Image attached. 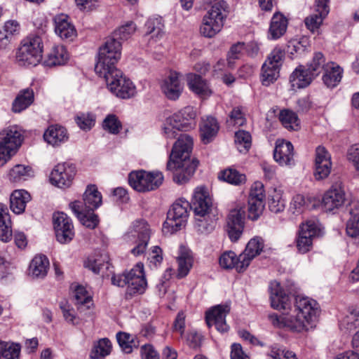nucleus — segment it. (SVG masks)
<instances>
[{
  "label": "nucleus",
  "mask_w": 359,
  "mask_h": 359,
  "mask_svg": "<svg viewBox=\"0 0 359 359\" xmlns=\"http://www.w3.org/2000/svg\"><path fill=\"white\" fill-rule=\"evenodd\" d=\"M294 148L291 142L278 140L273 151L274 160L281 166H291L294 164Z\"/></svg>",
  "instance_id": "22"
},
{
  "label": "nucleus",
  "mask_w": 359,
  "mask_h": 359,
  "mask_svg": "<svg viewBox=\"0 0 359 359\" xmlns=\"http://www.w3.org/2000/svg\"><path fill=\"white\" fill-rule=\"evenodd\" d=\"M49 266V260L46 256L36 255L30 263L29 273L34 277L43 278L48 273Z\"/></svg>",
  "instance_id": "33"
},
{
  "label": "nucleus",
  "mask_w": 359,
  "mask_h": 359,
  "mask_svg": "<svg viewBox=\"0 0 359 359\" xmlns=\"http://www.w3.org/2000/svg\"><path fill=\"white\" fill-rule=\"evenodd\" d=\"M43 138L48 144L57 147L67 142L69 136L65 128L59 125H52L44 133Z\"/></svg>",
  "instance_id": "28"
},
{
  "label": "nucleus",
  "mask_w": 359,
  "mask_h": 359,
  "mask_svg": "<svg viewBox=\"0 0 359 359\" xmlns=\"http://www.w3.org/2000/svg\"><path fill=\"white\" fill-rule=\"evenodd\" d=\"M321 234L319 224L314 220H308L299 226V236L297 238V248L299 252L305 254L313 247V239Z\"/></svg>",
  "instance_id": "13"
},
{
  "label": "nucleus",
  "mask_w": 359,
  "mask_h": 359,
  "mask_svg": "<svg viewBox=\"0 0 359 359\" xmlns=\"http://www.w3.org/2000/svg\"><path fill=\"white\" fill-rule=\"evenodd\" d=\"M116 339L122 351L126 353H132L133 348L138 346V342L135 340L133 336L126 332H118Z\"/></svg>",
  "instance_id": "47"
},
{
  "label": "nucleus",
  "mask_w": 359,
  "mask_h": 359,
  "mask_svg": "<svg viewBox=\"0 0 359 359\" xmlns=\"http://www.w3.org/2000/svg\"><path fill=\"white\" fill-rule=\"evenodd\" d=\"M189 205L195 215L203 217L210 214L212 206V198L204 187H197L194 192Z\"/></svg>",
  "instance_id": "19"
},
{
  "label": "nucleus",
  "mask_w": 359,
  "mask_h": 359,
  "mask_svg": "<svg viewBox=\"0 0 359 359\" xmlns=\"http://www.w3.org/2000/svg\"><path fill=\"white\" fill-rule=\"evenodd\" d=\"M29 194L25 190L14 191L10 198V208L15 214L25 211L26 203L30 200Z\"/></svg>",
  "instance_id": "34"
},
{
  "label": "nucleus",
  "mask_w": 359,
  "mask_h": 359,
  "mask_svg": "<svg viewBox=\"0 0 359 359\" xmlns=\"http://www.w3.org/2000/svg\"><path fill=\"white\" fill-rule=\"evenodd\" d=\"M343 325L349 330L359 327V308L352 309L342 320Z\"/></svg>",
  "instance_id": "57"
},
{
  "label": "nucleus",
  "mask_w": 359,
  "mask_h": 359,
  "mask_svg": "<svg viewBox=\"0 0 359 359\" xmlns=\"http://www.w3.org/2000/svg\"><path fill=\"white\" fill-rule=\"evenodd\" d=\"M195 216V228L199 233L208 234L215 229L216 220L212 218L210 214H206L203 217Z\"/></svg>",
  "instance_id": "41"
},
{
  "label": "nucleus",
  "mask_w": 359,
  "mask_h": 359,
  "mask_svg": "<svg viewBox=\"0 0 359 359\" xmlns=\"http://www.w3.org/2000/svg\"><path fill=\"white\" fill-rule=\"evenodd\" d=\"M287 27V20L286 18L279 13H274L269 27V37L273 40L279 39L285 33Z\"/></svg>",
  "instance_id": "32"
},
{
  "label": "nucleus",
  "mask_w": 359,
  "mask_h": 359,
  "mask_svg": "<svg viewBox=\"0 0 359 359\" xmlns=\"http://www.w3.org/2000/svg\"><path fill=\"white\" fill-rule=\"evenodd\" d=\"M83 203L85 208L88 211H93L97 209L102 203V195L97 191L95 185H88L83 194Z\"/></svg>",
  "instance_id": "35"
},
{
  "label": "nucleus",
  "mask_w": 359,
  "mask_h": 359,
  "mask_svg": "<svg viewBox=\"0 0 359 359\" xmlns=\"http://www.w3.org/2000/svg\"><path fill=\"white\" fill-rule=\"evenodd\" d=\"M235 144L241 153H247L251 147L250 134L245 130H238L235 133Z\"/></svg>",
  "instance_id": "48"
},
{
  "label": "nucleus",
  "mask_w": 359,
  "mask_h": 359,
  "mask_svg": "<svg viewBox=\"0 0 359 359\" xmlns=\"http://www.w3.org/2000/svg\"><path fill=\"white\" fill-rule=\"evenodd\" d=\"M244 46V43L238 42L231 47L227 57L228 65L230 68L233 67L235 60L240 57Z\"/></svg>",
  "instance_id": "62"
},
{
  "label": "nucleus",
  "mask_w": 359,
  "mask_h": 359,
  "mask_svg": "<svg viewBox=\"0 0 359 359\" xmlns=\"http://www.w3.org/2000/svg\"><path fill=\"white\" fill-rule=\"evenodd\" d=\"M245 114L241 107H234L229 115L227 123L230 126H243L245 123Z\"/></svg>",
  "instance_id": "59"
},
{
  "label": "nucleus",
  "mask_w": 359,
  "mask_h": 359,
  "mask_svg": "<svg viewBox=\"0 0 359 359\" xmlns=\"http://www.w3.org/2000/svg\"><path fill=\"white\" fill-rule=\"evenodd\" d=\"M146 33L151 34V37L158 38L162 34L163 25L161 18H151L146 24Z\"/></svg>",
  "instance_id": "54"
},
{
  "label": "nucleus",
  "mask_w": 359,
  "mask_h": 359,
  "mask_svg": "<svg viewBox=\"0 0 359 359\" xmlns=\"http://www.w3.org/2000/svg\"><path fill=\"white\" fill-rule=\"evenodd\" d=\"M346 200L343 183L337 181L327 190L322 198L321 205L326 212H332L342 207Z\"/></svg>",
  "instance_id": "14"
},
{
  "label": "nucleus",
  "mask_w": 359,
  "mask_h": 359,
  "mask_svg": "<svg viewBox=\"0 0 359 359\" xmlns=\"http://www.w3.org/2000/svg\"><path fill=\"white\" fill-rule=\"evenodd\" d=\"M325 60L323 55L320 53H316L313 60L308 65V71L312 74L313 77L319 75L322 70L325 71Z\"/></svg>",
  "instance_id": "50"
},
{
  "label": "nucleus",
  "mask_w": 359,
  "mask_h": 359,
  "mask_svg": "<svg viewBox=\"0 0 359 359\" xmlns=\"http://www.w3.org/2000/svg\"><path fill=\"white\" fill-rule=\"evenodd\" d=\"M192 147L193 139L185 133L180 135L172 147L167 169L175 170L173 180L178 184L187 183L198 167V161L190 158Z\"/></svg>",
  "instance_id": "2"
},
{
  "label": "nucleus",
  "mask_w": 359,
  "mask_h": 359,
  "mask_svg": "<svg viewBox=\"0 0 359 359\" xmlns=\"http://www.w3.org/2000/svg\"><path fill=\"white\" fill-rule=\"evenodd\" d=\"M76 170L72 163H58L52 170L50 176L51 183L59 188L69 187L76 175Z\"/></svg>",
  "instance_id": "15"
},
{
  "label": "nucleus",
  "mask_w": 359,
  "mask_h": 359,
  "mask_svg": "<svg viewBox=\"0 0 359 359\" xmlns=\"http://www.w3.org/2000/svg\"><path fill=\"white\" fill-rule=\"evenodd\" d=\"M53 219L57 241L62 244L70 242L74 236L71 219L64 212H57Z\"/></svg>",
  "instance_id": "16"
},
{
  "label": "nucleus",
  "mask_w": 359,
  "mask_h": 359,
  "mask_svg": "<svg viewBox=\"0 0 359 359\" xmlns=\"http://www.w3.org/2000/svg\"><path fill=\"white\" fill-rule=\"evenodd\" d=\"M69 206L81 223L90 229H95L98 223L97 215L90 211L83 209V206L79 201H74L69 204Z\"/></svg>",
  "instance_id": "27"
},
{
  "label": "nucleus",
  "mask_w": 359,
  "mask_h": 359,
  "mask_svg": "<svg viewBox=\"0 0 359 359\" xmlns=\"http://www.w3.org/2000/svg\"><path fill=\"white\" fill-rule=\"evenodd\" d=\"M228 6L224 0L215 2L203 17L200 32L205 37L211 38L222 29Z\"/></svg>",
  "instance_id": "6"
},
{
  "label": "nucleus",
  "mask_w": 359,
  "mask_h": 359,
  "mask_svg": "<svg viewBox=\"0 0 359 359\" xmlns=\"http://www.w3.org/2000/svg\"><path fill=\"white\" fill-rule=\"evenodd\" d=\"M332 169L331 155L323 147L318 146L316 149L314 176L316 180H323L328 177Z\"/></svg>",
  "instance_id": "21"
},
{
  "label": "nucleus",
  "mask_w": 359,
  "mask_h": 359,
  "mask_svg": "<svg viewBox=\"0 0 359 359\" xmlns=\"http://www.w3.org/2000/svg\"><path fill=\"white\" fill-rule=\"evenodd\" d=\"M310 46L309 38L302 36L290 40L287 44V51L290 55H301L308 51Z\"/></svg>",
  "instance_id": "42"
},
{
  "label": "nucleus",
  "mask_w": 359,
  "mask_h": 359,
  "mask_svg": "<svg viewBox=\"0 0 359 359\" xmlns=\"http://www.w3.org/2000/svg\"><path fill=\"white\" fill-rule=\"evenodd\" d=\"M325 17L318 13H313L306 17L304 20L305 25L308 29L314 32L318 30Z\"/></svg>",
  "instance_id": "63"
},
{
  "label": "nucleus",
  "mask_w": 359,
  "mask_h": 359,
  "mask_svg": "<svg viewBox=\"0 0 359 359\" xmlns=\"http://www.w3.org/2000/svg\"><path fill=\"white\" fill-rule=\"evenodd\" d=\"M219 178L229 184L235 185L243 184L246 180V177L244 174H242L233 168H228L222 171L219 175Z\"/></svg>",
  "instance_id": "46"
},
{
  "label": "nucleus",
  "mask_w": 359,
  "mask_h": 359,
  "mask_svg": "<svg viewBox=\"0 0 359 359\" xmlns=\"http://www.w3.org/2000/svg\"><path fill=\"white\" fill-rule=\"evenodd\" d=\"M313 76L304 66L299 65L291 74L290 82L293 88L307 87L313 79Z\"/></svg>",
  "instance_id": "30"
},
{
  "label": "nucleus",
  "mask_w": 359,
  "mask_h": 359,
  "mask_svg": "<svg viewBox=\"0 0 359 359\" xmlns=\"http://www.w3.org/2000/svg\"><path fill=\"white\" fill-rule=\"evenodd\" d=\"M180 76L179 73L172 72L161 85L163 93L169 100H177L182 93L183 84L180 79Z\"/></svg>",
  "instance_id": "25"
},
{
  "label": "nucleus",
  "mask_w": 359,
  "mask_h": 359,
  "mask_svg": "<svg viewBox=\"0 0 359 359\" xmlns=\"http://www.w3.org/2000/svg\"><path fill=\"white\" fill-rule=\"evenodd\" d=\"M106 81L109 91L116 97L122 99H128L135 95V87L133 82L122 72L116 69L106 72V74H99Z\"/></svg>",
  "instance_id": "10"
},
{
  "label": "nucleus",
  "mask_w": 359,
  "mask_h": 359,
  "mask_svg": "<svg viewBox=\"0 0 359 359\" xmlns=\"http://www.w3.org/2000/svg\"><path fill=\"white\" fill-rule=\"evenodd\" d=\"M230 308L227 305H217L206 312L205 321L209 327L215 326L220 332H227L229 326L226 323V316Z\"/></svg>",
  "instance_id": "20"
},
{
  "label": "nucleus",
  "mask_w": 359,
  "mask_h": 359,
  "mask_svg": "<svg viewBox=\"0 0 359 359\" xmlns=\"http://www.w3.org/2000/svg\"><path fill=\"white\" fill-rule=\"evenodd\" d=\"M279 68L263 64L262 67L261 82L263 86H269L279 77Z\"/></svg>",
  "instance_id": "44"
},
{
  "label": "nucleus",
  "mask_w": 359,
  "mask_h": 359,
  "mask_svg": "<svg viewBox=\"0 0 359 359\" xmlns=\"http://www.w3.org/2000/svg\"><path fill=\"white\" fill-rule=\"evenodd\" d=\"M295 311H297L312 328L316 327L320 312L316 301L309 297H297L295 299Z\"/></svg>",
  "instance_id": "18"
},
{
  "label": "nucleus",
  "mask_w": 359,
  "mask_h": 359,
  "mask_svg": "<svg viewBox=\"0 0 359 359\" xmlns=\"http://www.w3.org/2000/svg\"><path fill=\"white\" fill-rule=\"evenodd\" d=\"M347 158L359 170V144H355L348 149Z\"/></svg>",
  "instance_id": "64"
},
{
  "label": "nucleus",
  "mask_w": 359,
  "mask_h": 359,
  "mask_svg": "<svg viewBox=\"0 0 359 359\" xmlns=\"http://www.w3.org/2000/svg\"><path fill=\"white\" fill-rule=\"evenodd\" d=\"M187 86L190 90L201 98L209 97L212 94L208 81L200 75L189 73L186 76Z\"/></svg>",
  "instance_id": "26"
},
{
  "label": "nucleus",
  "mask_w": 359,
  "mask_h": 359,
  "mask_svg": "<svg viewBox=\"0 0 359 359\" xmlns=\"http://www.w3.org/2000/svg\"><path fill=\"white\" fill-rule=\"evenodd\" d=\"M75 121L78 126L83 130L91 129L95 124V117L90 113L79 114L76 116Z\"/></svg>",
  "instance_id": "60"
},
{
  "label": "nucleus",
  "mask_w": 359,
  "mask_h": 359,
  "mask_svg": "<svg viewBox=\"0 0 359 359\" xmlns=\"http://www.w3.org/2000/svg\"><path fill=\"white\" fill-rule=\"evenodd\" d=\"M60 308L62 310L65 320L70 324L76 325L79 319L76 316L74 309L67 302H61Z\"/></svg>",
  "instance_id": "61"
},
{
  "label": "nucleus",
  "mask_w": 359,
  "mask_h": 359,
  "mask_svg": "<svg viewBox=\"0 0 359 359\" xmlns=\"http://www.w3.org/2000/svg\"><path fill=\"white\" fill-rule=\"evenodd\" d=\"M43 42L41 36L31 35L19 48L16 58L20 65L36 66L42 60Z\"/></svg>",
  "instance_id": "11"
},
{
  "label": "nucleus",
  "mask_w": 359,
  "mask_h": 359,
  "mask_svg": "<svg viewBox=\"0 0 359 359\" xmlns=\"http://www.w3.org/2000/svg\"><path fill=\"white\" fill-rule=\"evenodd\" d=\"M267 355L271 359H298L294 352L277 346H271Z\"/></svg>",
  "instance_id": "55"
},
{
  "label": "nucleus",
  "mask_w": 359,
  "mask_h": 359,
  "mask_svg": "<svg viewBox=\"0 0 359 359\" xmlns=\"http://www.w3.org/2000/svg\"><path fill=\"white\" fill-rule=\"evenodd\" d=\"M245 213V208L243 205H237L229 212L227 217L226 231L232 242H236L243 233Z\"/></svg>",
  "instance_id": "17"
},
{
  "label": "nucleus",
  "mask_w": 359,
  "mask_h": 359,
  "mask_svg": "<svg viewBox=\"0 0 359 359\" xmlns=\"http://www.w3.org/2000/svg\"><path fill=\"white\" fill-rule=\"evenodd\" d=\"M283 126L292 130H297L299 128V119L295 112L290 109H283L278 116Z\"/></svg>",
  "instance_id": "39"
},
{
  "label": "nucleus",
  "mask_w": 359,
  "mask_h": 359,
  "mask_svg": "<svg viewBox=\"0 0 359 359\" xmlns=\"http://www.w3.org/2000/svg\"><path fill=\"white\" fill-rule=\"evenodd\" d=\"M161 172L133 171L129 174L130 185L136 191L146 192L157 189L163 182Z\"/></svg>",
  "instance_id": "12"
},
{
  "label": "nucleus",
  "mask_w": 359,
  "mask_h": 359,
  "mask_svg": "<svg viewBox=\"0 0 359 359\" xmlns=\"http://www.w3.org/2000/svg\"><path fill=\"white\" fill-rule=\"evenodd\" d=\"M111 283L118 287L127 286L125 294L126 299L143 294L147 287L143 264L138 263L130 271L113 276Z\"/></svg>",
  "instance_id": "3"
},
{
  "label": "nucleus",
  "mask_w": 359,
  "mask_h": 359,
  "mask_svg": "<svg viewBox=\"0 0 359 359\" xmlns=\"http://www.w3.org/2000/svg\"><path fill=\"white\" fill-rule=\"evenodd\" d=\"M343 69L336 63L330 62L325 67L323 81L327 88H334L341 81Z\"/></svg>",
  "instance_id": "29"
},
{
  "label": "nucleus",
  "mask_w": 359,
  "mask_h": 359,
  "mask_svg": "<svg viewBox=\"0 0 359 359\" xmlns=\"http://www.w3.org/2000/svg\"><path fill=\"white\" fill-rule=\"evenodd\" d=\"M111 351V343L104 338L97 341L91 351L90 357L91 359H100L109 355Z\"/></svg>",
  "instance_id": "43"
},
{
  "label": "nucleus",
  "mask_w": 359,
  "mask_h": 359,
  "mask_svg": "<svg viewBox=\"0 0 359 359\" xmlns=\"http://www.w3.org/2000/svg\"><path fill=\"white\" fill-rule=\"evenodd\" d=\"M219 130L217 120L212 116L203 119L200 126L201 140L204 144L210 143Z\"/></svg>",
  "instance_id": "31"
},
{
  "label": "nucleus",
  "mask_w": 359,
  "mask_h": 359,
  "mask_svg": "<svg viewBox=\"0 0 359 359\" xmlns=\"http://www.w3.org/2000/svg\"><path fill=\"white\" fill-rule=\"evenodd\" d=\"M103 128L110 133L117 134L121 128V123L114 114H109L103 121Z\"/></svg>",
  "instance_id": "58"
},
{
  "label": "nucleus",
  "mask_w": 359,
  "mask_h": 359,
  "mask_svg": "<svg viewBox=\"0 0 359 359\" xmlns=\"http://www.w3.org/2000/svg\"><path fill=\"white\" fill-rule=\"evenodd\" d=\"M351 217L347 222L346 231L347 235L359 243V212H350Z\"/></svg>",
  "instance_id": "49"
},
{
  "label": "nucleus",
  "mask_w": 359,
  "mask_h": 359,
  "mask_svg": "<svg viewBox=\"0 0 359 359\" xmlns=\"http://www.w3.org/2000/svg\"><path fill=\"white\" fill-rule=\"evenodd\" d=\"M69 57L65 48L62 46H57L53 48L49 53L46 63L48 66L62 65L66 63Z\"/></svg>",
  "instance_id": "38"
},
{
  "label": "nucleus",
  "mask_w": 359,
  "mask_h": 359,
  "mask_svg": "<svg viewBox=\"0 0 359 359\" xmlns=\"http://www.w3.org/2000/svg\"><path fill=\"white\" fill-rule=\"evenodd\" d=\"M22 142V133L16 126L0 131V166H4L16 154Z\"/></svg>",
  "instance_id": "8"
},
{
  "label": "nucleus",
  "mask_w": 359,
  "mask_h": 359,
  "mask_svg": "<svg viewBox=\"0 0 359 359\" xmlns=\"http://www.w3.org/2000/svg\"><path fill=\"white\" fill-rule=\"evenodd\" d=\"M179 278L186 276L192 266V257L189 252H182L177 257Z\"/></svg>",
  "instance_id": "52"
},
{
  "label": "nucleus",
  "mask_w": 359,
  "mask_h": 359,
  "mask_svg": "<svg viewBox=\"0 0 359 359\" xmlns=\"http://www.w3.org/2000/svg\"><path fill=\"white\" fill-rule=\"evenodd\" d=\"M121 42L116 38L109 36L99 48L97 60L95 67V72L106 74L118 69L116 64L121 56Z\"/></svg>",
  "instance_id": "4"
},
{
  "label": "nucleus",
  "mask_w": 359,
  "mask_h": 359,
  "mask_svg": "<svg viewBox=\"0 0 359 359\" xmlns=\"http://www.w3.org/2000/svg\"><path fill=\"white\" fill-rule=\"evenodd\" d=\"M34 101V92L31 89H25L20 92L13 102L12 110L20 113L27 109Z\"/></svg>",
  "instance_id": "36"
},
{
  "label": "nucleus",
  "mask_w": 359,
  "mask_h": 359,
  "mask_svg": "<svg viewBox=\"0 0 359 359\" xmlns=\"http://www.w3.org/2000/svg\"><path fill=\"white\" fill-rule=\"evenodd\" d=\"M152 231L149 224L144 220H136L124 234L126 242L135 244L131 250V253L135 256L143 255L147 248Z\"/></svg>",
  "instance_id": "5"
},
{
  "label": "nucleus",
  "mask_w": 359,
  "mask_h": 359,
  "mask_svg": "<svg viewBox=\"0 0 359 359\" xmlns=\"http://www.w3.org/2000/svg\"><path fill=\"white\" fill-rule=\"evenodd\" d=\"M55 32L62 39L73 41L76 36L74 25L70 22L69 17L64 13L56 15L53 18Z\"/></svg>",
  "instance_id": "23"
},
{
  "label": "nucleus",
  "mask_w": 359,
  "mask_h": 359,
  "mask_svg": "<svg viewBox=\"0 0 359 359\" xmlns=\"http://www.w3.org/2000/svg\"><path fill=\"white\" fill-rule=\"evenodd\" d=\"M189 203L184 199L177 200L168 212L166 220L163 224L164 234H172L180 231L187 223L189 216Z\"/></svg>",
  "instance_id": "9"
},
{
  "label": "nucleus",
  "mask_w": 359,
  "mask_h": 359,
  "mask_svg": "<svg viewBox=\"0 0 359 359\" xmlns=\"http://www.w3.org/2000/svg\"><path fill=\"white\" fill-rule=\"evenodd\" d=\"M269 290L271 306L275 309L284 311L280 316L273 314L269 316L273 325L280 327H287L297 332L312 329V327L297 311H295V309L292 313L287 312L291 308L290 297L285 294L279 283L271 282Z\"/></svg>",
  "instance_id": "1"
},
{
  "label": "nucleus",
  "mask_w": 359,
  "mask_h": 359,
  "mask_svg": "<svg viewBox=\"0 0 359 359\" xmlns=\"http://www.w3.org/2000/svg\"><path fill=\"white\" fill-rule=\"evenodd\" d=\"M264 244L262 238L256 236L251 238L248 243L245 250L240 254L241 265L239 269H247L251 261L263 250Z\"/></svg>",
  "instance_id": "24"
},
{
  "label": "nucleus",
  "mask_w": 359,
  "mask_h": 359,
  "mask_svg": "<svg viewBox=\"0 0 359 359\" xmlns=\"http://www.w3.org/2000/svg\"><path fill=\"white\" fill-rule=\"evenodd\" d=\"M135 24L133 22H128L126 25L116 29L110 36L116 38L117 40L121 42V41L129 39L135 33Z\"/></svg>",
  "instance_id": "51"
},
{
  "label": "nucleus",
  "mask_w": 359,
  "mask_h": 359,
  "mask_svg": "<svg viewBox=\"0 0 359 359\" xmlns=\"http://www.w3.org/2000/svg\"><path fill=\"white\" fill-rule=\"evenodd\" d=\"M196 113L191 107H186L166 118L164 133L168 138L173 139L180 130H188L194 126Z\"/></svg>",
  "instance_id": "7"
},
{
  "label": "nucleus",
  "mask_w": 359,
  "mask_h": 359,
  "mask_svg": "<svg viewBox=\"0 0 359 359\" xmlns=\"http://www.w3.org/2000/svg\"><path fill=\"white\" fill-rule=\"evenodd\" d=\"M20 353L18 344L0 341V359H19Z\"/></svg>",
  "instance_id": "45"
},
{
  "label": "nucleus",
  "mask_w": 359,
  "mask_h": 359,
  "mask_svg": "<svg viewBox=\"0 0 359 359\" xmlns=\"http://www.w3.org/2000/svg\"><path fill=\"white\" fill-rule=\"evenodd\" d=\"M264 208V203L261 200L248 199V218L257 220Z\"/></svg>",
  "instance_id": "56"
},
{
  "label": "nucleus",
  "mask_w": 359,
  "mask_h": 359,
  "mask_svg": "<svg viewBox=\"0 0 359 359\" xmlns=\"http://www.w3.org/2000/svg\"><path fill=\"white\" fill-rule=\"evenodd\" d=\"M34 176V171L29 165L17 164L11 168L8 173V178L13 182H20L27 180Z\"/></svg>",
  "instance_id": "37"
},
{
  "label": "nucleus",
  "mask_w": 359,
  "mask_h": 359,
  "mask_svg": "<svg viewBox=\"0 0 359 359\" xmlns=\"http://www.w3.org/2000/svg\"><path fill=\"white\" fill-rule=\"evenodd\" d=\"M285 55L284 50L280 47H276L269 54L264 64L280 69L285 58Z\"/></svg>",
  "instance_id": "53"
},
{
  "label": "nucleus",
  "mask_w": 359,
  "mask_h": 359,
  "mask_svg": "<svg viewBox=\"0 0 359 359\" xmlns=\"http://www.w3.org/2000/svg\"><path fill=\"white\" fill-rule=\"evenodd\" d=\"M219 264L224 269H236L238 273L243 272L246 269H239L241 265L240 255L236 256V253L232 251H229L223 253L219 257Z\"/></svg>",
  "instance_id": "40"
}]
</instances>
